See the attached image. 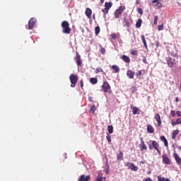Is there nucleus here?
<instances>
[{"label":"nucleus","mask_w":181,"mask_h":181,"mask_svg":"<svg viewBox=\"0 0 181 181\" xmlns=\"http://www.w3.org/2000/svg\"><path fill=\"white\" fill-rule=\"evenodd\" d=\"M158 30H163V24L158 25Z\"/></svg>","instance_id":"58836bf2"},{"label":"nucleus","mask_w":181,"mask_h":181,"mask_svg":"<svg viewBox=\"0 0 181 181\" xmlns=\"http://www.w3.org/2000/svg\"><path fill=\"white\" fill-rule=\"evenodd\" d=\"M35 26H36V19L32 18L28 22V29H33Z\"/></svg>","instance_id":"423d86ee"},{"label":"nucleus","mask_w":181,"mask_h":181,"mask_svg":"<svg viewBox=\"0 0 181 181\" xmlns=\"http://www.w3.org/2000/svg\"><path fill=\"white\" fill-rule=\"evenodd\" d=\"M124 26H127L128 28H129V22H128V21H127V19H124Z\"/></svg>","instance_id":"f704fd0d"},{"label":"nucleus","mask_w":181,"mask_h":181,"mask_svg":"<svg viewBox=\"0 0 181 181\" xmlns=\"http://www.w3.org/2000/svg\"><path fill=\"white\" fill-rule=\"evenodd\" d=\"M107 141V142H111V136L110 135H107L106 136Z\"/></svg>","instance_id":"a19ab883"},{"label":"nucleus","mask_w":181,"mask_h":181,"mask_svg":"<svg viewBox=\"0 0 181 181\" xmlns=\"http://www.w3.org/2000/svg\"><path fill=\"white\" fill-rule=\"evenodd\" d=\"M152 4H156L155 6L156 9H160L162 8V4L159 2V0H153Z\"/></svg>","instance_id":"6e6552de"},{"label":"nucleus","mask_w":181,"mask_h":181,"mask_svg":"<svg viewBox=\"0 0 181 181\" xmlns=\"http://www.w3.org/2000/svg\"><path fill=\"white\" fill-rule=\"evenodd\" d=\"M93 19H95V14L93 15Z\"/></svg>","instance_id":"680f3d73"},{"label":"nucleus","mask_w":181,"mask_h":181,"mask_svg":"<svg viewBox=\"0 0 181 181\" xmlns=\"http://www.w3.org/2000/svg\"><path fill=\"white\" fill-rule=\"evenodd\" d=\"M141 144H145V141H144V138H140Z\"/></svg>","instance_id":"864d4df0"},{"label":"nucleus","mask_w":181,"mask_h":181,"mask_svg":"<svg viewBox=\"0 0 181 181\" xmlns=\"http://www.w3.org/2000/svg\"><path fill=\"white\" fill-rule=\"evenodd\" d=\"M148 148H149L150 151H152V149H153V146H152V144H149Z\"/></svg>","instance_id":"8fccbe9b"},{"label":"nucleus","mask_w":181,"mask_h":181,"mask_svg":"<svg viewBox=\"0 0 181 181\" xmlns=\"http://www.w3.org/2000/svg\"><path fill=\"white\" fill-rule=\"evenodd\" d=\"M179 149H180V151H181V146H180Z\"/></svg>","instance_id":"0e129e2a"},{"label":"nucleus","mask_w":181,"mask_h":181,"mask_svg":"<svg viewBox=\"0 0 181 181\" xmlns=\"http://www.w3.org/2000/svg\"><path fill=\"white\" fill-rule=\"evenodd\" d=\"M101 71H103V69L97 68L96 70H95V74H98V73H101Z\"/></svg>","instance_id":"c9c22d12"},{"label":"nucleus","mask_w":181,"mask_h":181,"mask_svg":"<svg viewBox=\"0 0 181 181\" xmlns=\"http://www.w3.org/2000/svg\"><path fill=\"white\" fill-rule=\"evenodd\" d=\"M136 91V86L132 87V93H135Z\"/></svg>","instance_id":"c03bdc74"},{"label":"nucleus","mask_w":181,"mask_h":181,"mask_svg":"<svg viewBox=\"0 0 181 181\" xmlns=\"http://www.w3.org/2000/svg\"><path fill=\"white\" fill-rule=\"evenodd\" d=\"M122 59L124 60V62H125V63H129V62H131V59L127 55H123Z\"/></svg>","instance_id":"6ab92c4d"},{"label":"nucleus","mask_w":181,"mask_h":181,"mask_svg":"<svg viewBox=\"0 0 181 181\" xmlns=\"http://www.w3.org/2000/svg\"><path fill=\"white\" fill-rule=\"evenodd\" d=\"M136 5H139V0H136Z\"/></svg>","instance_id":"13d9d810"},{"label":"nucleus","mask_w":181,"mask_h":181,"mask_svg":"<svg viewBox=\"0 0 181 181\" xmlns=\"http://www.w3.org/2000/svg\"><path fill=\"white\" fill-rule=\"evenodd\" d=\"M100 53H101L102 54H105V48H102V49H100Z\"/></svg>","instance_id":"79ce46f5"},{"label":"nucleus","mask_w":181,"mask_h":181,"mask_svg":"<svg viewBox=\"0 0 181 181\" xmlns=\"http://www.w3.org/2000/svg\"><path fill=\"white\" fill-rule=\"evenodd\" d=\"M156 151H157L158 155H160V151L159 150V148H158V150H156Z\"/></svg>","instance_id":"4d7b16f0"},{"label":"nucleus","mask_w":181,"mask_h":181,"mask_svg":"<svg viewBox=\"0 0 181 181\" xmlns=\"http://www.w3.org/2000/svg\"><path fill=\"white\" fill-rule=\"evenodd\" d=\"M136 76H142V71H139L136 73Z\"/></svg>","instance_id":"09e8293b"},{"label":"nucleus","mask_w":181,"mask_h":181,"mask_svg":"<svg viewBox=\"0 0 181 181\" xmlns=\"http://www.w3.org/2000/svg\"><path fill=\"white\" fill-rule=\"evenodd\" d=\"M123 153L122 151H120L119 154H117V160H122Z\"/></svg>","instance_id":"c756f323"},{"label":"nucleus","mask_w":181,"mask_h":181,"mask_svg":"<svg viewBox=\"0 0 181 181\" xmlns=\"http://www.w3.org/2000/svg\"><path fill=\"white\" fill-rule=\"evenodd\" d=\"M89 101H91V98H89Z\"/></svg>","instance_id":"69168bd1"},{"label":"nucleus","mask_w":181,"mask_h":181,"mask_svg":"<svg viewBox=\"0 0 181 181\" xmlns=\"http://www.w3.org/2000/svg\"><path fill=\"white\" fill-rule=\"evenodd\" d=\"M112 69L113 70H115V73H119V66H117V65H113V66H112Z\"/></svg>","instance_id":"5701e85b"},{"label":"nucleus","mask_w":181,"mask_h":181,"mask_svg":"<svg viewBox=\"0 0 181 181\" xmlns=\"http://www.w3.org/2000/svg\"><path fill=\"white\" fill-rule=\"evenodd\" d=\"M176 124H181V119H180V118H177V119H176Z\"/></svg>","instance_id":"de8ad7c7"},{"label":"nucleus","mask_w":181,"mask_h":181,"mask_svg":"<svg viewBox=\"0 0 181 181\" xmlns=\"http://www.w3.org/2000/svg\"><path fill=\"white\" fill-rule=\"evenodd\" d=\"M127 75L129 78H134V76H135V73H134L132 71H128L127 73Z\"/></svg>","instance_id":"a211bd4d"},{"label":"nucleus","mask_w":181,"mask_h":181,"mask_svg":"<svg viewBox=\"0 0 181 181\" xmlns=\"http://www.w3.org/2000/svg\"><path fill=\"white\" fill-rule=\"evenodd\" d=\"M177 134H179V131L178 130H174L173 134H172V139H175L176 138V135H177Z\"/></svg>","instance_id":"a878e982"},{"label":"nucleus","mask_w":181,"mask_h":181,"mask_svg":"<svg viewBox=\"0 0 181 181\" xmlns=\"http://www.w3.org/2000/svg\"><path fill=\"white\" fill-rule=\"evenodd\" d=\"M170 114H171L172 117L176 116V112H175V110H171Z\"/></svg>","instance_id":"ea45409f"},{"label":"nucleus","mask_w":181,"mask_h":181,"mask_svg":"<svg viewBox=\"0 0 181 181\" xmlns=\"http://www.w3.org/2000/svg\"><path fill=\"white\" fill-rule=\"evenodd\" d=\"M101 4H104V0H100Z\"/></svg>","instance_id":"e2e57ef3"},{"label":"nucleus","mask_w":181,"mask_h":181,"mask_svg":"<svg viewBox=\"0 0 181 181\" xmlns=\"http://www.w3.org/2000/svg\"><path fill=\"white\" fill-rule=\"evenodd\" d=\"M111 6H112V2H105V7L106 9H110Z\"/></svg>","instance_id":"4be33fe9"},{"label":"nucleus","mask_w":181,"mask_h":181,"mask_svg":"<svg viewBox=\"0 0 181 181\" xmlns=\"http://www.w3.org/2000/svg\"><path fill=\"white\" fill-rule=\"evenodd\" d=\"M152 146L156 149V151H158L159 149V144L156 141H152Z\"/></svg>","instance_id":"f3484780"},{"label":"nucleus","mask_w":181,"mask_h":181,"mask_svg":"<svg viewBox=\"0 0 181 181\" xmlns=\"http://www.w3.org/2000/svg\"><path fill=\"white\" fill-rule=\"evenodd\" d=\"M131 108L132 110V112L134 115H136V114H139V109L135 106H131Z\"/></svg>","instance_id":"2eb2a0df"},{"label":"nucleus","mask_w":181,"mask_h":181,"mask_svg":"<svg viewBox=\"0 0 181 181\" xmlns=\"http://www.w3.org/2000/svg\"><path fill=\"white\" fill-rule=\"evenodd\" d=\"M102 88H103L104 93H110L111 87L110 86V83L108 82L105 81L102 86Z\"/></svg>","instance_id":"20e7f679"},{"label":"nucleus","mask_w":181,"mask_h":181,"mask_svg":"<svg viewBox=\"0 0 181 181\" xmlns=\"http://www.w3.org/2000/svg\"><path fill=\"white\" fill-rule=\"evenodd\" d=\"M125 11V6H120L118 9H117L115 12V16L116 18H119V15L122 13L123 11Z\"/></svg>","instance_id":"7ed1b4c3"},{"label":"nucleus","mask_w":181,"mask_h":181,"mask_svg":"<svg viewBox=\"0 0 181 181\" xmlns=\"http://www.w3.org/2000/svg\"><path fill=\"white\" fill-rule=\"evenodd\" d=\"M147 131L148 132H149L150 134H153L154 132V129L153 127L151 125H148L147 126Z\"/></svg>","instance_id":"412c9836"},{"label":"nucleus","mask_w":181,"mask_h":181,"mask_svg":"<svg viewBox=\"0 0 181 181\" xmlns=\"http://www.w3.org/2000/svg\"><path fill=\"white\" fill-rule=\"evenodd\" d=\"M145 181H152V179H151V178H146V180H145Z\"/></svg>","instance_id":"6e6d98bb"},{"label":"nucleus","mask_w":181,"mask_h":181,"mask_svg":"<svg viewBox=\"0 0 181 181\" xmlns=\"http://www.w3.org/2000/svg\"><path fill=\"white\" fill-rule=\"evenodd\" d=\"M69 22L64 21L62 23V27L63 28L62 32L63 33H66V35H69L70 32H71V29L69 28Z\"/></svg>","instance_id":"f257e3e1"},{"label":"nucleus","mask_w":181,"mask_h":181,"mask_svg":"<svg viewBox=\"0 0 181 181\" xmlns=\"http://www.w3.org/2000/svg\"><path fill=\"white\" fill-rule=\"evenodd\" d=\"M70 82L71 83V87H76V84H77V81H78V76L74 74H71L69 76Z\"/></svg>","instance_id":"f03ea898"},{"label":"nucleus","mask_w":181,"mask_h":181,"mask_svg":"<svg viewBox=\"0 0 181 181\" xmlns=\"http://www.w3.org/2000/svg\"><path fill=\"white\" fill-rule=\"evenodd\" d=\"M96 181H105V177H103L101 171H98Z\"/></svg>","instance_id":"9d476101"},{"label":"nucleus","mask_w":181,"mask_h":181,"mask_svg":"<svg viewBox=\"0 0 181 181\" xmlns=\"http://www.w3.org/2000/svg\"><path fill=\"white\" fill-rule=\"evenodd\" d=\"M166 62L169 67H173V66H175V64H176V59L171 57H168L166 59Z\"/></svg>","instance_id":"39448f33"},{"label":"nucleus","mask_w":181,"mask_h":181,"mask_svg":"<svg viewBox=\"0 0 181 181\" xmlns=\"http://www.w3.org/2000/svg\"><path fill=\"white\" fill-rule=\"evenodd\" d=\"M142 25V20L139 19L138 21L136 23V28H141V25Z\"/></svg>","instance_id":"c85d7f7f"},{"label":"nucleus","mask_w":181,"mask_h":181,"mask_svg":"<svg viewBox=\"0 0 181 181\" xmlns=\"http://www.w3.org/2000/svg\"><path fill=\"white\" fill-rule=\"evenodd\" d=\"M90 180V175H87L86 177V175H82L80 176L78 181H88Z\"/></svg>","instance_id":"ddd939ff"},{"label":"nucleus","mask_w":181,"mask_h":181,"mask_svg":"<svg viewBox=\"0 0 181 181\" xmlns=\"http://www.w3.org/2000/svg\"><path fill=\"white\" fill-rule=\"evenodd\" d=\"M141 163H144L143 161H141Z\"/></svg>","instance_id":"338daca9"},{"label":"nucleus","mask_w":181,"mask_h":181,"mask_svg":"<svg viewBox=\"0 0 181 181\" xmlns=\"http://www.w3.org/2000/svg\"><path fill=\"white\" fill-rule=\"evenodd\" d=\"M107 130L109 134H112L114 132V127L111 125L107 127Z\"/></svg>","instance_id":"bb28decb"},{"label":"nucleus","mask_w":181,"mask_h":181,"mask_svg":"<svg viewBox=\"0 0 181 181\" xmlns=\"http://www.w3.org/2000/svg\"><path fill=\"white\" fill-rule=\"evenodd\" d=\"M164 142V145L165 146H166V148H168V140H165Z\"/></svg>","instance_id":"603ef678"},{"label":"nucleus","mask_w":181,"mask_h":181,"mask_svg":"<svg viewBox=\"0 0 181 181\" xmlns=\"http://www.w3.org/2000/svg\"><path fill=\"white\" fill-rule=\"evenodd\" d=\"M132 54H133V56H138V51L137 50H132Z\"/></svg>","instance_id":"e433bc0d"},{"label":"nucleus","mask_w":181,"mask_h":181,"mask_svg":"<svg viewBox=\"0 0 181 181\" xmlns=\"http://www.w3.org/2000/svg\"><path fill=\"white\" fill-rule=\"evenodd\" d=\"M85 13H86V16H87V18L88 19H90V18H91L93 11H91L90 8H87L86 10Z\"/></svg>","instance_id":"4468645a"},{"label":"nucleus","mask_w":181,"mask_h":181,"mask_svg":"<svg viewBox=\"0 0 181 181\" xmlns=\"http://www.w3.org/2000/svg\"><path fill=\"white\" fill-rule=\"evenodd\" d=\"M81 87H83V81H81Z\"/></svg>","instance_id":"052dcab7"},{"label":"nucleus","mask_w":181,"mask_h":181,"mask_svg":"<svg viewBox=\"0 0 181 181\" xmlns=\"http://www.w3.org/2000/svg\"><path fill=\"white\" fill-rule=\"evenodd\" d=\"M141 40L144 45V47L148 49V45L146 44V40H145V35H141Z\"/></svg>","instance_id":"aec40b11"},{"label":"nucleus","mask_w":181,"mask_h":181,"mask_svg":"<svg viewBox=\"0 0 181 181\" xmlns=\"http://www.w3.org/2000/svg\"><path fill=\"white\" fill-rule=\"evenodd\" d=\"M160 140L163 141V142H165V141H167L166 137H165V136H160Z\"/></svg>","instance_id":"49530a36"},{"label":"nucleus","mask_w":181,"mask_h":181,"mask_svg":"<svg viewBox=\"0 0 181 181\" xmlns=\"http://www.w3.org/2000/svg\"><path fill=\"white\" fill-rule=\"evenodd\" d=\"M91 112H95V106L93 105L90 108Z\"/></svg>","instance_id":"4c0bfd02"},{"label":"nucleus","mask_w":181,"mask_h":181,"mask_svg":"<svg viewBox=\"0 0 181 181\" xmlns=\"http://www.w3.org/2000/svg\"><path fill=\"white\" fill-rule=\"evenodd\" d=\"M140 148L141 151H146L147 149V147H146V145H145V143H141L140 145Z\"/></svg>","instance_id":"cd10ccee"},{"label":"nucleus","mask_w":181,"mask_h":181,"mask_svg":"<svg viewBox=\"0 0 181 181\" xmlns=\"http://www.w3.org/2000/svg\"><path fill=\"white\" fill-rule=\"evenodd\" d=\"M108 11H110V9L106 8H105L104 9L102 10V12H103V13H104L103 17H104L105 18V15H106L107 13H108Z\"/></svg>","instance_id":"2f4dec72"},{"label":"nucleus","mask_w":181,"mask_h":181,"mask_svg":"<svg viewBox=\"0 0 181 181\" xmlns=\"http://www.w3.org/2000/svg\"><path fill=\"white\" fill-rule=\"evenodd\" d=\"M158 181H170V180H169V178H165L161 176H158Z\"/></svg>","instance_id":"393cba45"},{"label":"nucleus","mask_w":181,"mask_h":181,"mask_svg":"<svg viewBox=\"0 0 181 181\" xmlns=\"http://www.w3.org/2000/svg\"><path fill=\"white\" fill-rule=\"evenodd\" d=\"M143 62H144L145 64H148V61H146V57H143Z\"/></svg>","instance_id":"37998d69"},{"label":"nucleus","mask_w":181,"mask_h":181,"mask_svg":"<svg viewBox=\"0 0 181 181\" xmlns=\"http://www.w3.org/2000/svg\"><path fill=\"white\" fill-rule=\"evenodd\" d=\"M173 156H174L175 160L177 162V165H181V158L179 156V155L176 153H174Z\"/></svg>","instance_id":"9b49d317"},{"label":"nucleus","mask_w":181,"mask_h":181,"mask_svg":"<svg viewBox=\"0 0 181 181\" xmlns=\"http://www.w3.org/2000/svg\"><path fill=\"white\" fill-rule=\"evenodd\" d=\"M177 117H181V112L180 111H177L176 112Z\"/></svg>","instance_id":"3c124183"},{"label":"nucleus","mask_w":181,"mask_h":181,"mask_svg":"<svg viewBox=\"0 0 181 181\" xmlns=\"http://www.w3.org/2000/svg\"><path fill=\"white\" fill-rule=\"evenodd\" d=\"M175 101H176V103H179V98H176Z\"/></svg>","instance_id":"bf43d9fd"},{"label":"nucleus","mask_w":181,"mask_h":181,"mask_svg":"<svg viewBox=\"0 0 181 181\" xmlns=\"http://www.w3.org/2000/svg\"><path fill=\"white\" fill-rule=\"evenodd\" d=\"M127 166H129V169H131V170H134V172H137L138 170V167H136L133 163H127Z\"/></svg>","instance_id":"0eeeda50"},{"label":"nucleus","mask_w":181,"mask_h":181,"mask_svg":"<svg viewBox=\"0 0 181 181\" xmlns=\"http://www.w3.org/2000/svg\"><path fill=\"white\" fill-rule=\"evenodd\" d=\"M155 119L158 122V126L160 127L162 125V122L160 120V115L159 114H156L155 115Z\"/></svg>","instance_id":"f8f14e48"},{"label":"nucleus","mask_w":181,"mask_h":181,"mask_svg":"<svg viewBox=\"0 0 181 181\" xmlns=\"http://www.w3.org/2000/svg\"><path fill=\"white\" fill-rule=\"evenodd\" d=\"M158 16H154V21H153L154 25H158Z\"/></svg>","instance_id":"72a5a7b5"},{"label":"nucleus","mask_w":181,"mask_h":181,"mask_svg":"<svg viewBox=\"0 0 181 181\" xmlns=\"http://www.w3.org/2000/svg\"><path fill=\"white\" fill-rule=\"evenodd\" d=\"M95 33L96 36L98 35V33H100V27L99 26L95 27Z\"/></svg>","instance_id":"473e14b6"},{"label":"nucleus","mask_w":181,"mask_h":181,"mask_svg":"<svg viewBox=\"0 0 181 181\" xmlns=\"http://www.w3.org/2000/svg\"><path fill=\"white\" fill-rule=\"evenodd\" d=\"M106 168H105V172L107 175L110 173V167L108 166V163L105 164Z\"/></svg>","instance_id":"7c9ffc66"},{"label":"nucleus","mask_w":181,"mask_h":181,"mask_svg":"<svg viewBox=\"0 0 181 181\" xmlns=\"http://www.w3.org/2000/svg\"><path fill=\"white\" fill-rule=\"evenodd\" d=\"M138 12L140 15H142V13H144V11L142 10V8H138Z\"/></svg>","instance_id":"a18cd8bd"},{"label":"nucleus","mask_w":181,"mask_h":181,"mask_svg":"<svg viewBox=\"0 0 181 181\" xmlns=\"http://www.w3.org/2000/svg\"><path fill=\"white\" fill-rule=\"evenodd\" d=\"M90 81L91 84H97V83H98V79L97 78H91Z\"/></svg>","instance_id":"b1692460"},{"label":"nucleus","mask_w":181,"mask_h":181,"mask_svg":"<svg viewBox=\"0 0 181 181\" xmlns=\"http://www.w3.org/2000/svg\"><path fill=\"white\" fill-rule=\"evenodd\" d=\"M76 63L78 64V66H81V58L80 57V55L78 54V52H76Z\"/></svg>","instance_id":"dca6fc26"},{"label":"nucleus","mask_w":181,"mask_h":181,"mask_svg":"<svg viewBox=\"0 0 181 181\" xmlns=\"http://www.w3.org/2000/svg\"><path fill=\"white\" fill-rule=\"evenodd\" d=\"M172 125H173L175 127V125H177V123H176V122H175V121H173Z\"/></svg>","instance_id":"5fc2aeb1"},{"label":"nucleus","mask_w":181,"mask_h":181,"mask_svg":"<svg viewBox=\"0 0 181 181\" xmlns=\"http://www.w3.org/2000/svg\"><path fill=\"white\" fill-rule=\"evenodd\" d=\"M163 158V162L165 163L166 165H170V160L168 156H166V154H164L162 156Z\"/></svg>","instance_id":"1a4fd4ad"}]
</instances>
